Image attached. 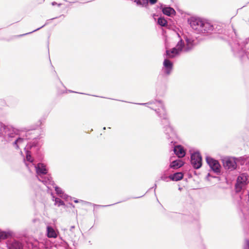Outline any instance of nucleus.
I'll return each instance as SVG.
<instances>
[{
    "mask_svg": "<svg viewBox=\"0 0 249 249\" xmlns=\"http://www.w3.org/2000/svg\"><path fill=\"white\" fill-rule=\"evenodd\" d=\"M183 165V162L179 160H175L172 161L170 164V167L174 169L180 168Z\"/></svg>",
    "mask_w": 249,
    "mask_h": 249,
    "instance_id": "ddd939ff",
    "label": "nucleus"
},
{
    "mask_svg": "<svg viewBox=\"0 0 249 249\" xmlns=\"http://www.w3.org/2000/svg\"><path fill=\"white\" fill-rule=\"evenodd\" d=\"M244 183H237L235 184V191L236 192H240L243 188L245 186Z\"/></svg>",
    "mask_w": 249,
    "mask_h": 249,
    "instance_id": "6ab92c4d",
    "label": "nucleus"
},
{
    "mask_svg": "<svg viewBox=\"0 0 249 249\" xmlns=\"http://www.w3.org/2000/svg\"><path fill=\"white\" fill-rule=\"evenodd\" d=\"M103 129H104V130H105V129H106V127H104Z\"/></svg>",
    "mask_w": 249,
    "mask_h": 249,
    "instance_id": "e433bc0d",
    "label": "nucleus"
},
{
    "mask_svg": "<svg viewBox=\"0 0 249 249\" xmlns=\"http://www.w3.org/2000/svg\"><path fill=\"white\" fill-rule=\"evenodd\" d=\"M75 228V226H72L70 228V231H71V232H73V230Z\"/></svg>",
    "mask_w": 249,
    "mask_h": 249,
    "instance_id": "7c9ffc66",
    "label": "nucleus"
},
{
    "mask_svg": "<svg viewBox=\"0 0 249 249\" xmlns=\"http://www.w3.org/2000/svg\"><path fill=\"white\" fill-rule=\"evenodd\" d=\"M47 23H48L47 22H46V23L45 24H44L43 25H42L41 27H39V28H37V29H36V30H34V31H33L32 32H29V33H26V34H24L23 35H20L19 36H25L26 35H28V34L32 33H33V32H34L35 31H36L39 30L40 29L42 28V27H44L47 24Z\"/></svg>",
    "mask_w": 249,
    "mask_h": 249,
    "instance_id": "393cba45",
    "label": "nucleus"
},
{
    "mask_svg": "<svg viewBox=\"0 0 249 249\" xmlns=\"http://www.w3.org/2000/svg\"><path fill=\"white\" fill-rule=\"evenodd\" d=\"M158 23L161 26L164 27L167 25L166 20L163 18L160 17L158 18Z\"/></svg>",
    "mask_w": 249,
    "mask_h": 249,
    "instance_id": "aec40b11",
    "label": "nucleus"
},
{
    "mask_svg": "<svg viewBox=\"0 0 249 249\" xmlns=\"http://www.w3.org/2000/svg\"><path fill=\"white\" fill-rule=\"evenodd\" d=\"M135 2H136L137 5L146 6L148 4V0H135Z\"/></svg>",
    "mask_w": 249,
    "mask_h": 249,
    "instance_id": "412c9836",
    "label": "nucleus"
},
{
    "mask_svg": "<svg viewBox=\"0 0 249 249\" xmlns=\"http://www.w3.org/2000/svg\"><path fill=\"white\" fill-rule=\"evenodd\" d=\"M36 169V177L39 181L42 182L48 189L51 186L54 185V181L52 180V177L49 175H47L48 170L46 165L42 163H39L35 166Z\"/></svg>",
    "mask_w": 249,
    "mask_h": 249,
    "instance_id": "20e7f679",
    "label": "nucleus"
},
{
    "mask_svg": "<svg viewBox=\"0 0 249 249\" xmlns=\"http://www.w3.org/2000/svg\"><path fill=\"white\" fill-rule=\"evenodd\" d=\"M151 104L152 103L151 102H148V103H142V104H138L147 106L148 105Z\"/></svg>",
    "mask_w": 249,
    "mask_h": 249,
    "instance_id": "c85d7f7f",
    "label": "nucleus"
},
{
    "mask_svg": "<svg viewBox=\"0 0 249 249\" xmlns=\"http://www.w3.org/2000/svg\"><path fill=\"white\" fill-rule=\"evenodd\" d=\"M47 236L49 238H55L57 237V234L51 226L47 227Z\"/></svg>",
    "mask_w": 249,
    "mask_h": 249,
    "instance_id": "2eb2a0df",
    "label": "nucleus"
},
{
    "mask_svg": "<svg viewBox=\"0 0 249 249\" xmlns=\"http://www.w3.org/2000/svg\"><path fill=\"white\" fill-rule=\"evenodd\" d=\"M95 206H96V205H94ZM111 205H105V206H102V205H98L99 206H100V207H107V206H110Z\"/></svg>",
    "mask_w": 249,
    "mask_h": 249,
    "instance_id": "473e14b6",
    "label": "nucleus"
},
{
    "mask_svg": "<svg viewBox=\"0 0 249 249\" xmlns=\"http://www.w3.org/2000/svg\"><path fill=\"white\" fill-rule=\"evenodd\" d=\"M168 178H169V177H167L165 175H162L160 177V179L162 180H163V181H168Z\"/></svg>",
    "mask_w": 249,
    "mask_h": 249,
    "instance_id": "a878e982",
    "label": "nucleus"
},
{
    "mask_svg": "<svg viewBox=\"0 0 249 249\" xmlns=\"http://www.w3.org/2000/svg\"><path fill=\"white\" fill-rule=\"evenodd\" d=\"M186 45L182 39H180L178 42L176 47L170 50H166V54L170 58H173L177 55L180 53L182 51L188 52L191 51L195 46L194 40L191 38H186Z\"/></svg>",
    "mask_w": 249,
    "mask_h": 249,
    "instance_id": "7ed1b4c3",
    "label": "nucleus"
},
{
    "mask_svg": "<svg viewBox=\"0 0 249 249\" xmlns=\"http://www.w3.org/2000/svg\"><path fill=\"white\" fill-rule=\"evenodd\" d=\"M244 249H249V241H247L246 242V246Z\"/></svg>",
    "mask_w": 249,
    "mask_h": 249,
    "instance_id": "bb28decb",
    "label": "nucleus"
},
{
    "mask_svg": "<svg viewBox=\"0 0 249 249\" xmlns=\"http://www.w3.org/2000/svg\"><path fill=\"white\" fill-rule=\"evenodd\" d=\"M246 176H244V175H241L238 177L237 179V183H244L246 184Z\"/></svg>",
    "mask_w": 249,
    "mask_h": 249,
    "instance_id": "4be33fe9",
    "label": "nucleus"
},
{
    "mask_svg": "<svg viewBox=\"0 0 249 249\" xmlns=\"http://www.w3.org/2000/svg\"><path fill=\"white\" fill-rule=\"evenodd\" d=\"M160 108L155 109L158 115L162 119L161 124L164 125V132L167 135V138L169 139L175 135L173 128L170 126L169 121L168 119L167 114L162 103L160 101H156L155 102Z\"/></svg>",
    "mask_w": 249,
    "mask_h": 249,
    "instance_id": "f03ea898",
    "label": "nucleus"
},
{
    "mask_svg": "<svg viewBox=\"0 0 249 249\" xmlns=\"http://www.w3.org/2000/svg\"><path fill=\"white\" fill-rule=\"evenodd\" d=\"M8 249H23L22 244L17 240L9 241L7 244Z\"/></svg>",
    "mask_w": 249,
    "mask_h": 249,
    "instance_id": "9d476101",
    "label": "nucleus"
},
{
    "mask_svg": "<svg viewBox=\"0 0 249 249\" xmlns=\"http://www.w3.org/2000/svg\"><path fill=\"white\" fill-rule=\"evenodd\" d=\"M150 108H151L152 109H154V108H153V107H150Z\"/></svg>",
    "mask_w": 249,
    "mask_h": 249,
    "instance_id": "c9c22d12",
    "label": "nucleus"
},
{
    "mask_svg": "<svg viewBox=\"0 0 249 249\" xmlns=\"http://www.w3.org/2000/svg\"><path fill=\"white\" fill-rule=\"evenodd\" d=\"M174 151L179 158H182L185 155V152L181 145L175 146L174 148Z\"/></svg>",
    "mask_w": 249,
    "mask_h": 249,
    "instance_id": "9b49d317",
    "label": "nucleus"
},
{
    "mask_svg": "<svg viewBox=\"0 0 249 249\" xmlns=\"http://www.w3.org/2000/svg\"><path fill=\"white\" fill-rule=\"evenodd\" d=\"M183 177V174L181 172H177L169 176V178L173 181H178Z\"/></svg>",
    "mask_w": 249,
    "mask_h": 249,
    "instance_id": "4468645a",
    "label": "nucleus"
},
{
    "mask_svg": "<svg viewBox=\"0 0 249 249\" xmlns=\"http://www.w3.org/2000/svg\"><path fill=\"white\" fill-rule=\"evenodd\" d=\"M57 3L56 2L53 1V2H52V5L53 6H54V5H57Z\"/></svg>",
    "mask_w": 249,
    "mask_h": 249,
    "instance_id": "2f4dec72",
    "label": "nucleus"
},
{
    "mask_svg": "<svg viewBox=\"0 0 249 249\" xmlns=\"http://www.w3.org/2000/svg\"><path fill=\"white\" fill-rule=\"evenodd\" d=\"M203 27L204 30L207 32L213 30V26L210 23L208 22H203Z\"/></svg>",
    "mask_w": 249,
    "mask_h": 249,
    "instance_id": "a211bd4d",
    "label": "nucleus"
},
{
    "mask_svg": "<svg viewBox=\"0 0 249 249\" xmlns=\"http://www.w3.org/2000/svg\"><path fill=\"white\" fill-rule=\"evenodd\" d=\"M163 65L162 70L163 72L167 75L170 74L173 70V63L168 59H165Z\"/></svg>",
    "mask_w": 249,
    "mask_h": 249,
    "instance_id": "1a4fd4ad",
    "label": "nucleus"
},
{
    "mask_svg": "<svg viewBox=\"0 0 249 249\" xmlns=\"http://www.w3.org/2000/svg\"><path fill=\"white\" fill-rule=\"evenodd\" d=\"M191 163L195 169H199L202 165V157L198 151L191 153Z\"/></svg>",
    "mask_w": 249,
    "mask_h": 249,
    "instance_id": "423d86ee",
    "label": "nucleus"
},
{
    "mask_svg": "<svg viewBox=\"0 0 249 249\" xmlns=\"http://www.w3.org/2000/svg\"><path fill=\"white\" fill-rule=\"evenodd\" d=\"M223 164L225 168L233 170L236 167V163L234 159L231 158H225L222 160Z\"/></svg>",
    "mask_w": 249,
    "mask_h": 249,
    "instance_id": "6e6552de",
    "label": "nucleus"
},
{
    "mask_svg": "<svg viewBox=\"0 0 249 249\" xmlns=\"http://www.w3.org/2000/svg\"><path fill=\"white\" fill-rule=\"evenodd\" d=\"M26 160L30 162H33V160L32 159L31 154L29 151L27 152L26 156Z\"/></svg>",
    "mask_w": 249,
    "mask_h": 249,
    "instance_id": "b1692460",
    "label": "nucleus"
},
{
    "mask_svg": "<svg viewBox=\"0 0 249 249\" xmlns=\"http://www.w3.org/2000/svg\"><path fill=\"white\" fill-rule=\"evenodd\" d=\"M188 22L191 28L197 33L202 31V19L196 17H191L188 19Z\"/></svg>",
    "mask_w": 249,
    "mask_h": 249,
    "instance_id": "39448f33",
    "label": "nucleus"
},
{
    "mask_svg": "<svg viewBox=\"0 0 249 249\" xmlns=\"http://www.w3.org/2000/svg\"><path fill=\"white\" fill-rule=\"evenodd\" d=\"M154 187H155V190L156 189V187H157V185L156 184H155V186H154Z\"/></svg>",
    "mask_w": 249,
    "mask_h": 249,
    "instance_id": "72a5a7b5",
    "label": "nucleus"
},
{
    "mask_svg": "<svg viewBox=\"0 0 249 249\" xmlns=\"http://www.w3.org/2000/svg\"><path fill=\"white\" fill-rule=\"evenodd\" d=\"M70 92H73V91H71V90H70Z\"/></svg>",
    "mask_w": 249,
    "mask_h": 249,
    "instance_id": "f704fd0d",
    "label": "nucleus"
},
{
    "mask_svg": "<svg viewBox=\"0 0 249 249\" xmlns=\"http://www.w3.org/2000/svg\"><path fill=\"white\" fill-rule=\"evenodd\" d=\"M17 130L11 125H5L0 123V137L7 142H11L13 146L18 149L24 142V139L18 136Z\"/></svg>",
    "mask_w": 249,
    "mask_h": 249,
    "instance_id": "f257e3e1",
    "label": "nucleus"
},
{
    "mask_svg": "<svg viewBox=\"0 0 249 249\" xmlns=\"http://www.w3.org/2000/svg\"><path fill=\"white\" fill-rule=\"evenodd\" d=\"M13 232L10 231H3L0 230V242L12 237Z\"/></svg>",
    "mask_w": 249,
    "mask_h": 249,
    "instance_id": "f8f14e48",
    "label": "nucleus"
},
{
    "mask_svg": "<svg viewBox=\"0 0 249 249\" xmlns=\"http://www.w3.org/2000/svg\"><path fill=\"white\" fill-rule=\"evenodd\" d=\"M206 161L210 168L215 173L220 172L221 166L218 161L213 158L207 157Z\"/></svg>",
    "mask_w": 249,
    "mask_h": 249,
    "instance_id": "0eeeda50",
    "label": "nucleus"
},
{
    "mask_svg": "<svg viewBox=\"0 0 249 249\" xmlns=\"http://www.w3.org/2000/svg\"><path fill=\"white\" fill-rule=\"evenodd\" d=\"M54 204L55 205L57 206L58 207H59L60 206H63L65 205L64 202L61 200L60 198L56 197L54 199Z\"/></svg>",
    "mask_w": 249,
    "mask_h": 249,
    "instance_id": "5701e85b",
    "label": "nucleus"
},
{
    "mask_svg": "<svg viewBox=\"0 0 249 249\" xmlns=\"http://www.w3.org/2000/svg\"><path fill=\"white\" fill-rule=\"evenodd\" d=\"M157 0H149V2L151 4H154L156 3Z\"/></svg>",
    "mask_w": 249,
    "mask_h": 249,
    "instance_id": "c756f323",
    "label": "nucleus"
},
{
    "mask_svg": "<svg viewBox=\"0 0 249 249\" xmlns=\"http://www.w3.org/2000/svg\"><path fill=\"white\" fill-rule=\"evenodd\" d=\"M162 11L164 15H166L168 16L174 15L176 14L175 10L170 7L163 8Z\"/></svg>",
    "mask_w": 249,
    "mask_h": 249,
    "instance_id": "dca6fc26",
    "label": "nucleus"
},
{
    "mask_svg": "<svg viewBox=\"0 0 249 249\" xmlns=\"http://www.w3.org/2000/svg\"><path fill=\"white\" fill-rule=\"evenodd\" d=\"M74 202L75 203H78L79 202H83V203H87V202H85L82 200H78V199H75L74 200Z\"/></svg>",
    "mask_w": 249,
    "mask_h": 249,
    "instance_id": "cd10ccee",
    "label": "nucleus"
},
{
    "mask_svg": "<svg viewBox=\"0 0 249 249\" xmlns=\"http://www.w3.org/2000/svg\"><path fill=\"white\" fill-rule=\"evenodd\" d=\"M54 186V184L53 186L55 188L56 194L59 195L60 197L65 198L66 195L63 194L62 189L56 186ZM49 186L52 187V186L49 185ZM49 189H51V187Z\"/></svg>",
    "mask_w": 249,
    "mask_h": 249,
    "instance_id": "f3484780",
    "label": "nucleus"
}]
</instances>
